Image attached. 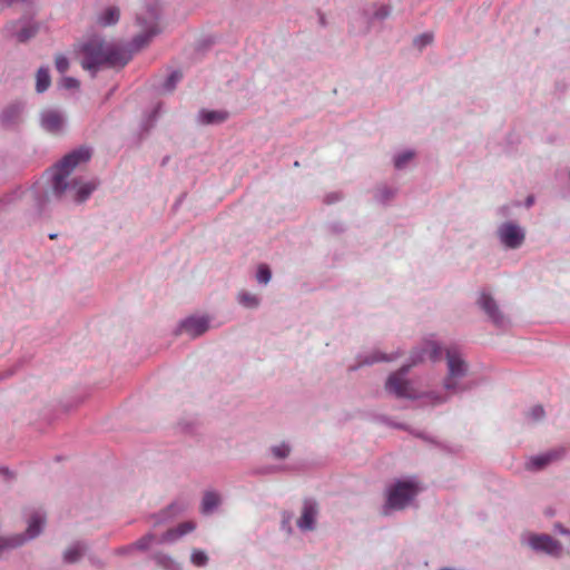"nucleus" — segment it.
Instances as JSON below:
<instances>
[{
    "instance_id": "f257e3e1",
    "label": "nucleus",
    "mask_w": 570,
    "mask_h": 570,
    "mask_svg": "<svg viewBox=\"0 0 570 570\" xmlns=\"http://www.w3.org/2000/svg\"><path fill=\"white\" fill-rule=\"evenodd\" d=\"M90 157V150L81 147L66 155L59 163L47 170L42 178L49 184V189L43 190L40 181L33 186V193L40 195L38 200L39 207H43L51 197L61 198L69 189L75 191L76 202L82 203L88 199L97 188L98 184L95 180L82 181L80 179H72L68 181L67 179L78 165L88 161Z\"/></svg>"
},
{
    "instance_id": "f03ea898",
    "label": "nucleus",
    "mask_w": 570,
    "mask_h": 570,
    "mask_svg": "<svg viewBox=\"0 0 570 570\" xmlns=\"http://www.w3.org/2000/svg\"><path fill=\"white\" fill-rule=\"evenodd\" d=\"M81 66L86 70L96 71L102 66L124 67L130 59L128 52L114 43H107L95 37L79 48Z\"/></svg>"
},
{
    "instance_id": "7ed1b4c3",
    "label": "nucleus",
    "mask_w": 570,
    "mask_h": 570,
    "mask_svg": "<svg viewBox=\"0 0 570 570\" xmlns=\"http://www.w3.org/2000/svg\"><path fill=\"white\" fill-rule=\"evenodd\" d=\"M446 363L448 375L444 379L443 386L451 393H458L463 390L459 386L458 380L465 376L468 364L455 347H449L446 350Z\"/></svg>"
},
{
    "instance_id": "20e7f679",
    "label": "nucleus",
    "mask_w": 570,
    "mask_h": 570,
    "mask_svg": "<svg viewBox=\"0 0 570 570\" xmlns=\"http://www.w3.org/2000/svg\"><path fill=\"white\" fill-rule=\"evenodd\" d=\"M420 492V487L414 481H397L389 492L386 505L394 510H403Z\"/></svg>"
},
{
    "instance_id": "39448f33",
    "label": "nucleus",
    "mask_w": 570,
    "mask_h": 570,
    "mask_svg": "<svg viewBox=\"0 0 570 570\" xmlns=\"http://www.w3.org/2000/svg\"><path fill=\"white\" fill-rule=\"evenodd\" d=\"M410 366H404L401 371L393 373L389 376L385 389L389 393L394 394L397 397H414V392L410 385V382L405 379V374Z\"/></svg>"
},
{
    "instance_id": "423d86ee",
    "label": "nucleus",
    "mask_w": 570,
    "mask_h": 570,
    "mask_svg": "<svg viewBox=\"0 0 570 570\" xmlns=\"http://www.w3.org/2000/svg\"><path fill=\"white\" fill-rule=\"evenodd\" d=\"M147 11L148 19H142L141 16H138L137 18L139 26H141L145 29V31L135 37L132 45L136 49L145 47L149 42V40L159 32V29L157 27V10L155 8H150Z\"/></svg>"
},
{
    "instance_id": "0eeeda50",
    "label": "nucleus",
    "mask_w": 570,
    "mask_h": 570,
    "mask_svg": "<svg viewBox=\"0 0 570 570\" xmlns=\"http://www.w3.org/2000/svg\"><path fill=\"white\" fill-rule=\"evenodd\" d=\"M478 304L497 326H503L505 324V317L500 312L497 302L491 295L482 292L478 299Z\"/></svg>"
},
{
    "instance_id": "6e6552de",
    "label": "nucleus",
    "mask_w": 570,
    "mask_h": 570,
    "mask_svg": "<svg viewBox=\"0 0 570 570\" xmlns=\"http://www.w3.org/2000/svg\"><path fill=\"white\" fill-rule=\"evenodd\" d=\"M529 544L533 550L542 551L551 556H558L561 551V544L548 534H533L529 539Z\"/></svg>"
},
{
    "instance_id": "1a4fd4ad",
    "label": "nucleus",
    "mask_w": 570,
    "mask_h": 570,
    "mask_svg": "<svg viewBox=\"0 0 570 570\" xmlns=\"http://www.w3.org/2000/svg\"><path fill=\"white\" fill-rule=\"evenodd\" d=\"M500 237L502 243L510 248L519 247L524 239V234L514 224L508 223L500 228Z\"/></svg>"
},
{
    "instance_id": "9d476101",
    "label": "nucleus",
    "mask_w": 570,
    "mask_h": 570,
    "mask_svg": "<svg viewBox=\"0 0 570 570\" xmlns=\"http://www.w3.org/2000/svg\"><path fill=\"white\" fill-rule=\"evenodd\" d=\"M41 126L51 134H59L63 129L65 119L59 111L48 109L41 114Z\"/></svg>"
},
{
    "instance_id": "9b49d317",
    "label": "nucleus",
    "mask_w": 570,
    "mask_h": 570,
    "mask_svg": "<svg viewBox=\"0 0 570 570\" xmlns=\"http://www.w3.org/2000/svg\"><path fill=\"white\" fill-rule=\"evenodd\" d=\"M317 513V504L315 502L306 500L303 504L302 515L297 520V527L302 531L313 530Z\"/></svg>"
},
{
    "instance_id": "f8f14e48",
    "label": "nucleus",
    "mask_w": 570,
    "mask_h": 570,
    "mask_svg": "<svg viewBox=\"0 0 570 570\" xmlns=\"http://www.w3.org/2000/svg\"><path fill=\"white\" fill-rule=\"evenodd\" d=\"M181 330L191 337H197L208 330V322L204 317H190L183 322Z\"/></svg>"
},
{
    "instance_id": "ddd939ff",
    "label": "nucleus",
    "mask_w": 570,
    "mask_h": 570,
    "mask_svg": "<svg viewBox=\"0 0 570 570\" xmlns=\"http://www.w3.org/2000/svg\"><path fill=\"white\" fill-rule=\"evenodd\" d=\"M196 529V523L194 521H185L179 523L176 528H171L167 530L163 537L161 542H171L177 540L178 538L193 532Z\"/></svg>"
},
{
    "instance_id": "4468645a",
    "label": "nucleus",
    "mask_w": 570,
    "mask_h": 570,
    "mask_svg": "<svg viewBox=\"0 0 570 570\" xmlns=\"http://www.w3.org/2000/svg\"><path fill=\"white\" fill-rule=\"evenodd\" d=\"M228 112L225 110L203 109L198 114V119L203 125L222 124L228 119Z\"/></svg>"
},
{
    "instance_id": "2eb2a0df",
    "label": "nucleus",
    "mask_w": 570,
    "mask_h": 570,
    "mask_svg": "<svg viewBox=\"0 0 570 570\" xmlns=\"http://www.w3.org/2000/svg\"><path fill=\"white\" fill-rule=\"evenodd\" d=\"M119 17L120 11L117 7H108L98 16L97 23L101 27L114 26L118 22Z\"/></svg>"
},
{
    "instance_id": "dca6fc26",
    "label": "nucleus",
    "mask_w": 570,
    "mask_h": 570,
    "mask_svg": "<svg viewBox=\"0 0 570 570\" xmlns=\"http://www.w3.org/2000/svg\"><path fill=\"white\" fill-rule=\"evenodd\" d=\"M559 456L560 452L558 451H551L542 455L533 456L528 463V469L540 470Z\"/></svg>"
},
{
    "instance_id": "f3484780",
    "label": "nucleus",
    "mask_w": 570,
    "mask_h": 570,
    "mask_svg": "<svg viewBox=\"0 0 570 570\" xmlns=\"http://www.w3.org/2000/svg\"><path fill=\"white\" fill-rule=\"evenodd\" d=\"M220 500L219 495L215 492H206L202 501V513L208 514L218 507Z\"/></svg>"
},
{
    "instance_id": "a211bd4d",
    "label": "nucleus",
    "mask_w": 570,
    "mask_h": 570,
    "mask_svg": "<svg viewBox=\"0 0 570 570\" xmlns=\"http://www.w3.org/2000/svg\"><path fill=\"white\" fill-rule=\"evenodd\" d=\"M43 523H45V518L42 515H40L39 513L33 514L31 517L28 528H27V533H26L27 538L28 539L36 538L40 533L41 527L43 525Z\"/></svg>"
},
{
    "instance_id": "6ab92c4d",
    "label": "nucleus",
    "mask_w": 570,
    "mask_h": 570,
    "mask_svg": "<svg viewBox=\"0 0 570 570\" xmlns=\"http://www.w3.org/2000/svg\"><path fill=\"white\" fill-rule=\"evenodd\" d=\"M36 89L38 92H43L46 91L49 86H50V76H49V70L48 68H39L38 71H37V76H36Z\"/></svg>"
},
{
    "instance_id": "aec40b11",
    "label": "nucleus",
    "mask_w": 570,
    "mask_h": 570,
    "mask_svg": "<svg viewBox=\"0 0 570 570\" xmlns=\"http://www.w3.org/2000/svg\"><path fill=\"white\" fill-rule=\"evenodd\" d=\"M441 347L435 342H428L423 350V355H420L419 360L423 361L426 355L430 360L436 361L441 357Z\"/></svg>"
},
{
    "instance_id": "412c9836",
    "label": "nucleus",
    "mask_w": 570,
    "mask_h": 570,
    "mask_svg": "<svg viewBox=\"0 0 570 570\" xmlns=\"http://www.w3.org/2000/svg\"><path fill=\"white\" fill-rule=\"evenodd\" d=\"M26 541V538L21 534L2 538L0 537V552L21 546Z\"/></svg>"
},
{
    "instance_id": "4be33fe9",
    "label": "nucleus",
    "mask_w": 570,
    "mask_h": 570,
    "mask_svg": "<svg viewBox=\"0 0 570 570\" xmlns=\"http://www.w3.org/2000/svg\"><path fill=\"white\" fill-rule=\"evenodd\" d=\"M21 108L19 106H11L2 112V121L4 124H12L19 119Z\"/></svg>"
},
{
    "instance_id": "5701e85b",
    "label": "nucleus",
    "mask_w": 570,
    "mask_h": 570,
    "mask_svg": "<svg viewBox=\"0 0 570 570\" xmlns=\"http://www.w3.org/2000/svg\"><path fill=\"white\" fill-rule=\"evenodd\" d=\"M238 301L242 305L249 308L258 306V298L256 297V295L247 292L239 293Z\"/></svg>"
},
{
    "instance_id": "b1692460",
    "label": "nucleus",
    "mask_w": 570,
    "mask_h": 570,
    "mask_svg": "<svg viewBox=\"0 0 570 570\" xmlns=\"http://www.w3.org/2000/svg\"><path fill=\"white\" fill-rule=\"evenodd\" d=\"M156 561L168 570H178V564L168 556L157 554L155 557Z\"/></svg>"
},
{
    "instance_id": "393cba45",
    "label": "nucleus",
    "mask_w": 570,
    "mask_h": 570,
    "mask_svg": "<svg viewBox=\"0 0 570 570\" xmlns=\"http://www.w3.org/2000/svg\"><path fill=\"white\" fill-rule=\"evenodd\" d=\"M191 563L197 567H203L207 563L208 557L207 554L202 550H193L190 556Z\"/></svg>"
},
{
    "instance_id": "a878e982",
    "label": "nucleus",
    "mask_w": 570,
    "mask_h": 570,
    "mask_svg": "<svg viewBox=\"0 0 570 570\" xmlns=\"http://www.w3.org/2000/svg\"><path fill=\"white\" fill-rule=\"evenodd\" d=\"M81 554H82L81 547L80 546H75V547L69 548L65 552V560L67 562H75V561H77L80 558Z\"/></svg>"
},
{
    "instance_id": "bb28decb",
    "label": "nucleus",
    "mask_w": 570,
    "mask_h": 570,
    "mask_svg": "<svg viewBox=\"0 0 570 570\" xmlns=\"http://www.w3.org/2000/svg\"><path fill=\"white\" fill-rule=\"evenodd\" d=\"M289 452L291 449L285 443L272 448V453L276 459H285L289 454Z\"/></svg>"
},
{
    "instance_id": "cd10ccee",
    "label": "nucleus",
    "mask_w": 570,
    "mask_h": 570,
    "mask_svg": "<svg viewBox=\"0 0 570 570\" xmlns=\"http://www.w3.org/2000/svg\"><path fill=\"white\" fill-rule=\"evenodd\" d=\"M181 78H183L181 72H179V71L171 72L164 85L166 90L171 91L175 88L176 83L181 80Z\"/></svg>"
},
{
    "instance_id": "c85d7f7f",
    "label": "nucleus",
    "mask_w": 570,
    "mask_h": 570,
    "mask_svg": "<svg viewBox=\"0 0 570 570\" xmlns=\"http://www.w3.org/2000/svg\"><path fill=\"white\" fill-rule=\"evenodd\" d=\"M272 277L271 269L267 265H261L257 271V281L267 284Z\"/></svg>"
},
{
    "instance_id": "c756f323",
    "label": "nucleus",
    "mask_w": 570,
    "mask_h": 570,
    "mask_svg": "<svg viewBox=\"0 0 570 570\" xmlns=\"http://www.w3.org/2000/svg\"><path fill=\"white\" fill-rule=\"evenodd\" d=\"M392 360H393V357L387 356L386 354L374 353L370 357L365 358L361 364L370 365V364H373V363H376V362H390Z\"/></svg>"
},
{
    "instance_id": "7c9ffc66",
    "label": "nucleus",
    "mask_w": 570,
    "mask_h": 570,
    "mask_svg": "<svg viewBox=\"0 0 570 570\" xmlns=\"http://www.w3.org/2000/svg\"><path fill=\"white\" fill-rule=\"evenodd\" d=\"M433 40L432 35L430 33H423L414 39V46L422 50L425 46L430 45Z\"/></svg>"
},
{
    "instance_id": "2f4dec72",
    "label": "nucleus",
    "mask_w": 570,
    "mask_h": 570,
    "mask_svg": "<svg viewBox=\"0 0 570 570\" xmlns=\"http://www.w3.org/2000/svg\"><path fill=\"white\" fill-rule=\"evenodd\" d=\"M55 66L60 73H65L69 68V61L63 55H58L55 59Z\"/></svg>"
},
{
    "instance_id": "473e14b6",
    "label": "nucleus",
    "mask_w": 570,
    "mask_h": 570,
    "mask_svg": "<svg viewBox=\"0 0 570 570\" xmlns=\"http://www.w3.org/2000/svg\"><path fill=\"white\" fill-rule=\"evenodd\" d=\"M155 540L154 534H146L135 542V547L140 550H146L150 547L151 542Z\"/></svg>"
},
{
    "instance_id": "72a5a7b5",
    "label": "nucleus",
    "mask_w": 570,
    "mask_h": 570,
    "mask_svg": "<svg viewBox=\"0 0 570 570\" xmlns=\"http://www.w3.org/2000/svg\"><path fill=\"white\" fill-rule=\"evenodd\" d=\"M36 33L37 29L35 27L23 28L18 32V40L20 42L27 41L28 39L32 38Z\"/></svg>"
},
{
    "instance_id": "f704fd0d",
    "label": "nucleus",
    "mask_w": 570,
    "mask_h": 570,
    "mask_svg": "<svg viewBox=\"0 0 570 570\" xmlns=\"http://www.w3.org/2000/svg\"><path fill=\"white\" fill-rule=\"evenodd\" d=\"M414 154L412 151H406L395 158V167L402 168L405 164L413 158Z\"/></svg>"
},
{
    "instance_id": "c9c22d12",
    "label": "nucleus",
    "mask_w": 570,
    "mask_h": 570,
    "mask_svg": "<svg viewBox=\"0 0 570 570\" xmlns=\"http://www.w3.org/2000/svg\"><path fill=\"white\" fill-rule=\"evenodd\" d=\"M529 415L533 421H539L544 416V410L541 405H535L531 409Z\"/></svg>"
},
{
    "instance_id": "e433bc0d",
    "label": "nucleus",
    "mask_w": 570,
    "mask_h": 570,
    "mask_svg": "<svg viewBox=\"0 0 570 570\" xmlns=\"http://www.w3.org/2000/svg\"><path fill=\"white\" fill-rule=\"evenodd\" d=\"M62 86L67 89H71V88H78L79 87V81L75 78H71V77H66L62 79Z\"/></svg>"
},
{
    "instance_id": "4c0bfd02",
    "label": "nucleus",
    "mask_w": 570,
    "mask_h": 570,
    "mask_svg": "<svg viewBox=\"0 0 570 570\" xmlns=\"http://www.w3.org/2000/svg\"><path fill=\"white\" fill-rule=\"evenodd\" d=\"M187 505L188 504L185 502H175L174 504L170 505L169 509L173 511L174 514H178L185 511L187 509Z\"/></svg>"
},
{
    "instance_id": "58836bf2",
    "label": "nucleus",
    "mask_w": 570,
    "mask_h": 570,
    "mask_svg": "<svg viewBox=\"0 0 570 570\" xmlns=\"http://www.w3.org/2000/svg\"><path fill=\"white\" fill-rule=\"evenodd\" d=\"M389 8L383 6L375 11L374 17L377 19H385L386 17H389Z\"/></svg>"
},
{
    "instance_id": "ea45409f",
    "label": "nucleus",
    "mask_w": 570,
    "mask_h": 570,
    "mask_svg": "<svg viewBox=\"0 0 570 570\" xmlns=\"http://www.w3.org/2000/svg\"><path fill=\"white\" fill-rule=\"evenodd\" d=\"M448 397L445 396H434L432 397L433 404H440L446 401Z\"/></svg>"
},
{
    "instance_id": "a19ab883",
    "label": "nucleus",
    "mask_w": 570,
    "mask_h": 570,
    "mask_svg": "<svg viewBox=\"0 0 570 570\" xmlns=\"http://www.w3.org/2000/svg\"><path fill=\"white\" fill-rule=\"evenodd\" d=\"M558 529L560 530V532L566 533V530L562 527L558 525Z\"/></svg>"
}]
</instances>
